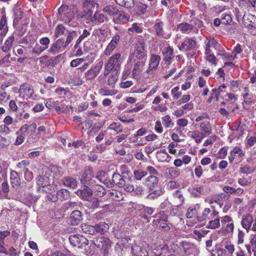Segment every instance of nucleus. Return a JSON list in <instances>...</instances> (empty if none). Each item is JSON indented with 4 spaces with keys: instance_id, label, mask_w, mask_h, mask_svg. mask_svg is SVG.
<instances>
[{
    "instance_id": "69168bd1",
    "label": "nucleus",
    "mask_w": 256,
    "mask_h": 256,
    "mask_svg": "<svg viewBox=\"0 0 256 256\" xmlns=\"http://www.w3.org/2000/svg\"><path fill=\"white\" fill-rule=\"evenodd\" d=\"M136 6L138 10V14H143L146 12L148 8L146 4L140 2L136 4Z\"/></svg>"
},
{
    "instance_id": "6ab92c4d",
    "label": "nucleus",
    "mask_w": 256,
    "mask_h": 256,
    "mask_svg": "<svg viewBox=\"0 0 256 256\" xmlns=\"http://www.w3.org/2000/svg\"><path fill=\"white\" fill-rule=\"evenodd\" d=\"M142 205L130 202L129 203V214L134 216H140L141 214L140 212L142 210Z\"/></svg>"
},
{
    "instance_id": "c85d7f7f",
    "label": "nucleus",
    "mask_w": 256,
    "mask_h": 256,
    "mask_svg": "<svg viewBox=\"0 0 256 256\" xmlns=\"http://www.w3.org/2000/svg\"><path fill=\"white\" fill-rule=\"evenodd\" d=\"M82 219L81 212L79 210L73 211L70 216V223L72 225L78 224Z\"/></svg>"
},
{
    "instance_id": "393cba45",
    "label": "nucleus",
    "mask_w": 256,
    "mask_h": 256,
    "mask_svg": "<svg viewBox=\"0 0 256 256\" xmlns=\"http://www.w3.org/2000/svg\"><path fill=\"white\" fill-rule=\"evenodd\" d=\"M200 130L206 137L212 134V125L209 121H204L200 123Z\"/></svg>"
},
{
    "instance_id": "774afa93",
    "label": "nucleus",
    "mask_w": 256,
    "mask_h": 256,
    "mask_svg": "<svg viewBox=\"0 0 256 256\" xmlns=\"http://www.w3.org/2000/svg\"><path fill=\"white\" fill-rule=\"evenodd\" d=\"M39 42V44L46 50L48 48L50 40L48 37H44L40 40Z\"/></svg>"
},
{
    "instance_id": "9d476101",
    "label": "nucleus",
    "mask_w": 256,
    "mask_h": 256,
    "mask_svg": "<svg viewBox=\"0 0 256 256\" xmlns=\"http://www.w3.org/2000/svg\"><path fill=\"white\" fill-rule=\"evenodd\" d=\"M108 20V18L107 15H106L104 12L96 10L94 16H92L88 20V22H90L94 24H99L104 23Z\"/></svg>"
},
{
    "instance_id": "9b49d317",
    "label": "nucleus",
    "mask_w": 256,
    "mask_h": 256,
    "mask_svg": "<svg viewBox=\"0 0 256 256\" xmlns=\"http://www.w3.org/2000/svg\"><path fill=\"white\" fill-rule=\"evenodd\" d=\"M222 228L228 233H232L234 228L233 220L228 216H224L220 218Z\"/></svg>"
},
{
    "instance_id": "0eeeda50",
    "label": "nucleus",
    "mask_w": 256,
    "mask_h": 256,
    "mask_svg": "<svg viewBox=\"0 0 256 256\" xmlns=\"http://www.w3.org/2000/svg\"><path fill=\"white\" fill-rule=\"evenodd\" d=\"M212 210L209 208H205L201 214H200L198 216V220L199 222L214 219L218 214V212L216 211L214 206H212Z\"/></svg>"
},
{
    "instance_id": "39448f33",
    "label": "nucleus",
    "mask_w": 256,
    "mask_h": 256,
    "mask_svg": "<svg viewBox=\"0 0 256 256\" xmlns=\"http://www.w3.org/2000/svg\"><path fill=\"white\" fill-rule=\"evenodd\" d=\"M83 14L80 18H84L88 20L92 16V9L96 6L98 7V4L94 0H84V3Z\"/></svg>"
},
{
    "instance_id": "7c9ffc66",
    "label": "nucleus",
    "mask_w": 256,
    "mask_h": 256,
    "mask_svg": "<svg viewBox=\"0 0 256 256\" xmlns=\"http://www.w3.org/2000/svg\"><path fill=\"white\" fill-rule=\"evenodd\" d=\"M10 180L11 184L14 188L18 186L20 182V176L17 172L12 170L10 172Z\"/></svg>"
},
{
    "instance_id": "2f4dec72",
    "label": "nucleus",
    "mask_w": 256,
    "mask_h": 256,
    "mask_svg": "<svg viewBox=\"0 0 256 256\" xmlns=\"http://www.w3.org/2000/svg\"><path fill=\"white\" fill-rule=\"evenodd\" d=\"M90 31L91 28L88 30L84 29L82 30V33L74 45L75 49L78 48L79 44L82 42V40H84L86 38H88L90 36Z\"/></svg>"
},
{
    "instance_id": "e2e57ef3",
    "label": "nucleus",
    "mask_w": 256,
    "mask_h": 256,
    "mask_svg": "<svg viewBox=\"0 0 256 256\" xmlns=\"http://www.w3.org/2000/svg\"><path fill=\"white\" fill-rule=\"evenodd\" d=\"M66 28H65L62 24H58L56 26L55 32H54V36L58 38L60 36L64 34L65 32Z\"/></svg>"
},
{
    "instance_id": "cd10ccee",
    "label": "nucleus",
    "mask_w": 256,
    "mask_h": 256,
    "mask_svg": "<svg viewBox=\"0 0 256 256\" xmlns=\"http://www.w3.org/2000/svg\"><path fill=\"white\" fill-rule=\"evenodd\" d=\"M188 134L190 136L194 139L196 142L198 144L200 143L202 140L206 137L203 133L198 130L190 132Z\"/></svg>"
},
{
    "instance_id": "5701e85b",
    "label": "nucleus",
    "mask_w": 256,
    "mask_h": 256,
    "mask_svg": "<svg viewBox=\"0 0 256 256\" xmlns=\"http://www.w3.org/2000/svg\"><path fill=\"white\" fill-rule=\"evenodd\" d=\"M160 60V57L159 56L152 54L151 56L150 60L149 66L148 71L150 72L151 70H156L158 68Z\"/></svg>"
},
{
    "instance_id": "4d7b16f0",
    "label": "nucleus",
    "mask_w": 256,
    "mask_h": 256,
    "mask_svg": "<svg viewBox=\"0 0 256 256\" xmlns=\"http://www.w3.org/2000/svg\"><path fill=\"white\" fill-rule=\"evenodd\" d=\"M234 12L236 18L238 22L242 20L244 14H246L244 10L238 8H234Z\"/></svg>"
},
{
    "instance_id": "f704fd0d",
    "label": "nucleus",
    "mask_w": 256,
    "mask_h": 256,
    "mask_svg": "<svg viewBox=\"0 0 256 256\" xmlns=\"http://www.w3.org/2000/svg\"><path fill=\"white\" fill-rule=\"evenodd\" d=\"M128 20L126 16L120 12L118 10L116 14L113 18V21L115 24H121L126 22Z\"/></svg>"
},
{
    "instance_id": "a19ab883",
    "label": "nucleus",
    "mask_w": 256,
    "mask_h": 256,
    "mask_svg": "<svg viewBox=\"0 0 256 256\" xmlns=\"http://www.w3.org/2000/svg\"><path fill=\"white\" fill-rule=\"evenodd\" d=\"M163 125L165 128H172L174 124L172 122L171 118L169 115H166L162 118Z\"/></svg>"
},
{
    "instance_id": "423d86ee",
    "label": "nucleus",
    "mask_w": 256,
    "mask_h": 256,
    "mask_svg": "<svg viewBox=\"0 0 256 256\" xmlns=\"http://www.w3.org/2000/svg\"><path fill=\"white\" fill-rule=\"evenodd\" d=\"M69 240L72 245L79 248H85L88 244V240L80 235L74 234L69 237Z\"/></svg>"
},
{
    "instance_id": "6e6d98bb",
    "label": "nucleus",
    "mask_w": 256,
    "mask_h": 256,
    "mask_svg": "<svg viewBox=\"0 0 256 256\" xmlns=\"http://www.w3.org/2000/svg\"><path fill=\"white\" fill-rule=\"evenodd\" d=\"M147 172H144L141 169L135 170L134 172V178L137 180H140L142 178L146 176Z\"/></svg>"
},
{
    "instance_id": "f03ea898",
    "label": "nucleus",
    "mask_w": 256,
    "mask_h": 256,
    "mask_svg": "<svg viewBox=\"0 0 256 256\" xmlns=\"http://www.w3.org/2000/svg\"><path fill=\"white\" fill-rule=\"evenodd\" d=\"M76 12V9L75 7L72 6L70 8L66 5H62L58 9V18L61 20L69 24L70 26H74V24L70 23L74 18Z\"/></svg>"
},
{
    "instance_id": "09e8293b",
    "label": "nucleus",
    "mask_w": 256,
    "mask_h": 256,
    "mask_svg": "<svg viewBox=\"0 0 256 256\" xmlns=\"http://www.w3.org/2000/svg\"><path fill=\"white\" fill-rule=\"evenodd\" d=\"M168 176L172 178H177L180 174V170L176 168H168Z\"/></svg>"
},
{
    "instance_id": "c03bdc74",
    "label": "nucleus",
    "mask_w": 256,
    "mask_h": 256,
    "mask_svg": "<svg viewBox=\"0 0 256 256\" xmlns=\"http://www.w3.org/2000/svg\"><path fill=\"white\" fill-rule=\"evenodd\" d=\"M37 183L38 186L44 188L49 185L50 179L46 176H42L38 178Z\"/></svg>"
},
{
    "instance_id": "412c9836",
    "label": "nucleus",
    "mask_w": 256,
    "mask_h": 256,
    "mask_svg": "<svg viewBox=\"0 0 256 256\" xmlns=\"http://www.w3.org/2000/svg\"><path fill=\"white\" fill-rule=\"evenodd\" d=\"M253 222V217L251 214H248L242 216L241 224L244 228L248 230L250 228Z\"/></svg>"
},
{
    "instance_id": "58836bf2",
    "label": "nucleus",
    "mask_w": 256,
    "mask_h": 256,
    "mask_svg": "<svg viewBox=\"0 0 256 256\" xmlns=\"http://www.w3.org/2000/svg\"><path fill=\"white\" fill-rule=\"evenodd\" d=\"M204 54L205 58L206 60L215 66L218 60L214 54L212 52V50L205 51Z\"/></svg>"
},
{
    "instance_id": "f257e3e1",
    "label": "nucleus",
    "mask_w": 256,
    "mask_h": 256,
    "mask_svg": "<svg viewBox=\"0 0 256 256\" xmlns=\"http://www.w3.org/2000/svg\"><path fill=\"white\" fill-rule=\"evenodd\" d=\"M36 127L35 124H32L30 125L27 124L23 125L16 133L18 136L16 139L14 144L18 146L23 143L25 140V136L28 134H34L36 131Z\"/></svg>"
},
{
    "instance_id": "8fccbe9b",
    "label": "nucleus",
    "mask_w": 256,
    "mask_h": 256,
    "mask_svg": "<svg viewBox=\"0 0 256 256\" xmlns=\"http://www.w3.org/2000/svg\"><path fill=\"white\" fill-rule=\"evenodd\" d=\"M118 91L116 90H109L106 88H102L100 90V94L102 96H114L117 94Z\"/></svg>"
},
{
    "instance_id": "052dcab7",
    "label": "nucleus",
    "mask_w": 256,
    "mask_h": 256,
    "mask_svg": "<svg viewBox=\"0 0 256 256\" xmlns=\"http://www.w3.org/2000/svg\"><path fill=\"white\" fill-rule=\"evenodd\" d=\"M250 5H251L250 0H240L239 1L238 8L245 12V10H247Z\"/></svg>"
},
{
    "instance_id": "aec40b11",
    "label": "nucleus",
    "mask_w": 256,
    "mask_h": 256,
    "mask_svg": "<svg viewBox=\"0 0 256 256\" xmlns=\"http://www.w3.org/2000/svg\"><path fill=\"white\" fill-rule=\"evenodd\" d=\"M76 193L78 196L86 200L90 199L92 195V191L86 186H85L82 190H77Z\"/></svg>"
},
{
    "instance_id": "4468645a",
    "label": "nucleus",
    "mask_w": 256,
    "mask_h": 256,
    "mask_svg": "<svg viewBox=\"0 0 256 256\" xmlns=\"http://www.w3.org/2000/svg\"><path fill=\"white\" fill-rule=\"evenodd\" d=\"M94 242L98 248L104 251L108 250L110 247V240L104 236L96 238L94 240Z\"/></svg>"
},
{
    "instance_id": "864d4df0",
    "label": "nucleus",
    "mask_w": 256,
    "mask_h": 256,
    "mask_svg": "<svg viewBox=\"0 0 256 256\" xmlns=\"http://www.w3.org/2000/svg\"><path fill=\"white\" fill-rule=\"evenodd\" d=\"M45 50L42 48L40 44L36 43L34 46L32 48V54L36 56H40Z\"/></svg>"
},
{
    "instance_id": "a18cd8bd",
    "label": "nucleus",
    "mask_w": 256,
    "mask_h": 256,
    "mask_svg": "<svg viewBox=\"0 0 256 256\" xmlns=\"http://www.w3.org/2000/svg\"><path fill=\"white\" fill-rule=\"evenodd\" d=\"M57 198L60 200H68L69 197V192L64 188L59 190L56 194Z\"/></svg>"
},
{
    "instance_id": "ddd939ff",
    "label": "nucleus",
    "mask_w": 256,
    "mask_h": 256,
    "mask_svg": "<svg viewBox=\"0 0 256 256\" xmlns=\"http://www.w3.org/2000/svg\"><path fill=\"white\" fill-rule=\"evenodd\" d=\"M242 20L246 28H256V17L248 12L244 14Z\"/></svg>"
},
{
    "instance_id": "72a5a7b5",
    "label": "nucleus",
    "mask_w": 256,
    "mask_h": 256,
    "mask_svg": "<svg viewBox=\"0 0 256 256\" xmlns=\"http://www.w3.org/2000/svg\"><path fill=\"white\" fill-rule=\"evenodd\" d=\"M118 10L116 8L110 5L106 6L102 8V12L106 14V15H107L108 16H113V18L116 12H118Z\"/></svg>"
},
{
    "instance_id": "c9c22d12",
    "label": "nucleus",
    "mask_w": 256,
    "mask_h": 256,
    "mask_svg": "<svg viewBox=\"0 0 256 256\" xmlns=\"http://www.w3.org/2000/svg\"><path fill=\"white\" fill-rule=\"evenodd\" d=\"M145 182L148 186L154 187L158 184V179L156 176L150 175L145 179Z\"/></svg>"
},
{
    "instance_id": "0e129e2a",
    "label": "nucleus",
    "mask_w": 256,
    "mask_h": 256,
    "mask_svg": "<svg viewBox=\"0 0 256 256\" xmlns=\"http://www.w3.org/2000/svg\"><path fill=\"white\" fill-rule=\"evenodd\" d=\"M129 32H136L138 34L142 32V28L140 27V24L134 23L131 28H129Z\"/></svg>"
},
{
    "instance_id": "49530a36",
    "label": "nucleus",
    "mask_w": 256,
    "mask_h": 256,
    "mask_svg": "<svg viewBox=\"0 0 256 256\" xmlns=\"http://www.w3.org/2000/svg\"><path fill=\"white\" fill-rule=\"evenodd\" d=\"M164 193V191L162 189L155 190L151 193L149 194L147 196L146 198L150 200H153L162 196Z\"/></svg>"
},
{
    "instance_id": "680f3d73",
    "label": "nucleus",
    "mask_w": 256,
    "mask_h": 256,
    "mask_svg": "<svg viewBox=\"0 0 256 256\" xmlns=\"http://www.w3.org/2000/svg\"><path fill=\"white\" fill-rule=\"evenodd\" d=\"M76 31H69L68 33L66 40L64 41V42L66 46L68 45V44L72 42V40L74 39V38L76 36Z\"/></svg>"
},
{
    "instance_id": "a878e982",
    "label": "nucleus",
    "mask_w": 256,
    "mask_h": 256,
    "mask_svg": "<svg viewBox=\"0 0 256 256\" xmlns=\"http://www.w3.org/2000/svg\"><path fill=\"white\" fill-rule=\"evenodd\" d=\"M14 39L15 36L14 34H12L7 38L4 45L2 46V50L4 52H7L10 50Z\"/></svg>"
},
{
    "instance_id": "5fc2aeb1",
    "label": "nucleus",
    "mask_w": 256,
    "mask_h": 256,
    "mask_svg": "<svg viewBox=\"0 0 256 256\" xmlns=\"http://www.w3.org/2000/svg\"><path fill=\"white\" fill-rule=\"evenodd\" d=\"M203 192L202 187L193 188L190 190V194L195 198L200 197Z\"/></svg>"
},
{
    "instance_id": "1a4fd4ad",
    "label": "nucleus",
    "mask_w": 256,
    "mask_h": 256,
    "mask_svg": "<svg viewBox=\"0 0 256 256\" xmlns=\"http://www.w3.org/2000/svg\"><path fill=\"white\" fill-rule=\"evenodd\" d=\"M66 46L64 40L59 38L51 44L48 52L52 54H56L63 51Z\"/></svg>"
},
{
    "instance_id": "37998d69",
    "label": "nucleus",
    "mask_w": 256,
    "mask_h": 256,
    "mask_svg": "<svg viewBox=\"0 0 256 256\" xmlns=\"http://www.w3.org/2000/svg\"><path fill=\"white\" fill-rule=\"evenodd\" d=\"M143 64L142 62H138L134 65L132 70V75L134 78H138L142 70Z\"/></svg>"
},
{
    "instance_id": "e433bc0d",
    "label": "nucleus",
    "mask_w": 256,
    "mask_h": 256,
    "mask_svg": "<svg viewBox=\"0 0 256 256\" xmlns=\"http://www.w3.org/2000/svg\"><path fill=\"white\" fill-rule=\"evenodd\" d=\"M82 230L84 233L90 234H94L96 233L95 225L92 226L86 224H82Z\"/></svg>"
},
{
    "instance_id": "b1692460",
    "label": "nucleus",
    "mask_w": 256,
    "mask_h": 256,
    "mask_svg": "<svg viewBox=\"0 0 256 256\" xmlns=\"http://www.w3.org/2000/svg\"><path fill=\"white\" fill-rule=\"evenodd\" d=\"M173 202L176 206H179L182 204L184 198L180 191L176 190L172 193Z\"/></svg>"
},
{
    "instance_id": "473e14b6",
    "label": "nucleus",
    "mask_w": 256,
    "mask_h": 256,
    "mask_svg": "<svg viewBox=\"0 0 256 256\" xmlns=\"http://www.w3.org/2000/svg\"><path fill=\"white\" fill-rule=\"evenodd\" d=\"M220 218H219L218 214L214 219L210 220L207 224V228L210 229L218 228L220 226Z\"/></svg>"
},
{
    "instance_id": "c756f323",
    "label": "nucleus",
    "mask_w": 256,
    "mask_h": 256,
    "mask_svg": "<svg viewBox=\"0 0 256 256\" xmlns=\"http://www.w3.org/2000/svg\"><path fill=\"white\" fill-rule=\"evenodd\" d=\"M180 246L182 247L184 252L186 254H190L196 248L194 244L186 241L182 242L180 243Z\"/></svg>"
},
{
    "instance_id": "bf43d9fd",
    "label": "nucleus",
    "mask_w": 256,
    "mask_h": 256,
    "mask_svg": "<svg viewBox=\"0 0 256 256\" xmlns=\"http://www.w3.org/2000/svg\"><path fill=\"white\" fill-rule=\"evenodd\" d=\"M221 19L222 24L225 25L230 24L232 21L231 16L226 13H224L222 14Z\"/></svg>"
},
{
    "instance_id": "a211bd4d",
    "label": "nucleus",
    "mask_w": 256,
    "mask_h": 256,
    "mask_svg": "<svg viewBox=\"0 0 256 256\" xmlns=\"http://www.w3.org/2000/svg\"><path fill=\"white\" fill-rule=\"evenodd\" d=\"M164 24L160 20L156 19L153 26L154 34L158 36L162 37L164 34Z\"/></svg>"
},
{
    "instance_id": "f8f14e48",
    "label": "nucleus",
    "mask_w": 256,
    "mask_h": 256,
    "mask_svg": "<svg viewBox=\"0 0 256 256\" xmlns=\"http://www.w3.org/2000/svg\"><path fill=\"white\" fill-rule=\"evenodd\" d=\"M103 66L102 61L99 62L95 66H92L85 73L87 80H92L94 78L100 73Z\"/></svg>"
},
{
    "instance_id": "6e6552de",
    "label": "nucleus",
    "mask_w": 256,
    "mask_h": 256,
    "mask_svg": "<svg viewBox=\"0 0 256 256\" xmlns=\"http://www.w3.org/2000/svg\"><path fill=\"white\" fill-rule=\"evenodd\" d=\"M146 46L144 40L140 39L134 46V50L132 54L140 60L142 59L146 55Z\"/></svg>"
},
{
    "instance_id": "4be33fe9",
    "label": "nucleus",
    "mask_w": 256,
    "mask_h": 256,
    "mask_svg": "<svg viewBox=\"0 0 256 256\" xmlns=\"http://www.w3.org/2000/svg\"><path fill=\"white\" fill-rule=\"evenodd\" d=\"M131 252L132 256H148L146 250L136 244L132 246Z\"/></svg>"
},
{
    "instance_id": "3c124183",
    "label": "nucleus",
    "mask_w": 256,
    "mask_h": 256,
    "mask_svg": "<svg viewBox=\"0 0 256 256\" xmlns=\"http://www.w3.org/2000/svg\"><path fill=\"white\" fill-rule=\"evenodd\" d=\"M218 42L214 38H211L208 41H205V51L211 50V48H214L217 44Z\"/></svg>"
},
{
    "instance_id": "338daca9",
    "label": "nucleus",
    "mask_w": 256,
    "mask_h": 256,
    "mask_svg": "<svg viewBox=\"0 0 256 256\" xmlns=\"http://www.w3.org/2000/svg\"><path fill=\"white\" fill-rule=\"evenodd\" d=\"M224 248L226 250L230 256H232L234 252L235 248L234 245L230 242H226L224 244Z\"/></svg>"
},
{
    "instance_id": "bb28decb",
    "label": "nucleus",
    "mask_w": 256,
    "mask_h": 256,
    "mask_svg": "<svg viewBox=\"0 0 256 256\" xmlns=\"http://www.w3.org/2000/svg\"><path fill=\"white\" fill-rule=\"evenodd\" d=\"M164 60L166 63L170 64V60L174 57L173 48L171 46L166 48L162 52Z\"/></svg>"
},
{
    "instance_id": "4c0bfd02",
    "label": "nucleus",
    "mask_w": 256,
    "mask_h": 256,
    "mask_svg": "<svg viewBox=\"0 0 256 256\" xmlns=\"http://www.w3.org/2000/svg\"><path fill=\"white\" fill-rule=\"evenodd\" d=\"M108 225L106 222H100L95 225L96 232L104 234L108 230Z\"/></svg>"
},
{
    "instance_id": "de8ad7c7",
    "label": "nucleus",
    "mask_w": 256,
    "mask_h": 256,
    "mask_svg": "<svg viewBox=\"0 0 256 256\" xmlns=\"http://www.w3.org/2000/svg\"><path fill=\"white\" fill-rule=\"evenodd\" d=\"M199 208V206L198 204H196L192 206H190L188 208L187 212L186 214V216L187 218H190L194 217V216L196 214L197 208Z\"/></svg>"
},
{
    "instance_id": "79ce46f5",
    "label": "nucleus",
    "mask_w": 256,
    "mask_h": 256,
    "mask_svg": "<svg viewBox=\"0 0 256 256\" xmlns=\"http://www.w3.org/2000/svg\"><path fill=\"white\" fill-rule=\"evenodd\" d=\"M63 183L65 186L74 188L77 185L76 180L72 178L66 177L63 179Z\"/></svg>"
},
{
    "instance_id": "f3484780",
    "label": "nucleus",
    "mask_w": 256,
    "mask_h": 256,
    "mask_svg": "<svg viewBox=\"0 0 256 256\" xmlns=\"http://www.w3.org/2000/svg\"><path fill=\"white\" fill-rule=\"evenodd\" d=\"M194 29V26L186 22H183L178 24L176 31L183 34H188Z\"/></svg>"
},
{
    "instance_id": "7ed1b4c3",
    "label": "nucleus",
    "mask_w": 256,
    "mask_h": 256,
    "mask_svg": "<svg viewBox=\"0 0 256 256\" xmlns=\"http://www.w3.org/2000/svg\"><path fill=\"white\" fill-rule=\"evenodd\" d=\"M20 96L23 99L32 98L33 100H38L39 98L34 94L32 86L28 84L22 85L20 88Z\"/></svg>"
},
{
    "instance_id": "2eb2a0df",
    "label": "nucleus",
    "mask_w": 256,
    "mask_h": 256,
    "mask_svg": "<svg viewBox=\"0 0 256 256\" xmlns=\"http://www.w3.org/2000/svg\"><path fill=\"white\" fill-rule=\"evenodd\" d=\"M196 44V40L194 38H186L180 47V50L182 51H188L194 48Z\"/></svg>"
},
{
    "instance_id": "13d9d810",
    "label": "nucleus",
    "mask_w": 256,
    "mask_h": 256,
    "mask_svg": "<svg viewBox=\"0 0 256 256\" xmlns=\"http://www.w3.org/2000/svg\"><path fill=\"white\" fill-rule=\"evenodd\" d=\"M92 178V170H86L83 174L81 181L82 182H87L90 181Z\"/></svg>"
},
{
    "instance_id": "dca6fc26",
    "label": "nucleus",
    "mask_w": 256,
    "mask_h": 256,
    "mask_svg": "<svg viewBox=\"0 0 256 256\" xmlns=\"http://www.w3.org/2000/svg\"><path fill=\"white\" fill-rule=\"evenodd\" d=\"M120 36L118 34H116L112 37L104 50V54L106 55H110L112 50L115 49L120 41Z\"/></svg>"
},
{
    "instance_id": "ea45409f",
    "label": "nucleus",
    "mask_w": 256,
    "mask_h": 256,
    "mask_svg": "<svg viewBox=\"0 0 256 256\" xmlns=\"http://www.w3.org/2000/svg\"><path fill=\"white\" fill-rule=\"evenodd\" d=\"M85 205L90 208H96L99 206L98 200L96 198H92L86 200Z\"/></svg>"
},
{
    "instance_id": "603ef678",
    "label": "nucleus",
    "mask_w": 256,
    "mask_h": 256,
    "mask_svg": "<svg viewBox=\"0 0 256 256\" xmlns=\"http://www.w3.org/2000/svg\"><path fill=\"white\" fill-rule=\"evenodd\" d=\"M143 192L144 190L142 186H132L130 188L129 187V192H132L134 194L140 195Z\"/></svg>"
},
{
    "instance_id": "20e7f679",
    "label": "nucleus",
    "mask_w": 256,
    "mask_h": 256,
    "mask_svg": "<svg viewBox=\"0 0 256 256\" xmlns=\"http://www.w3.org/2000/svg\"><path fill=\"white\" fill-rule=\"evenodd\" d=\"M120 57V54L113 55L109 60L108 62L105 64L104 74L108 75L114 69L116 70L120 65L119 58Z\"/></svg>"
}]
</instances>
